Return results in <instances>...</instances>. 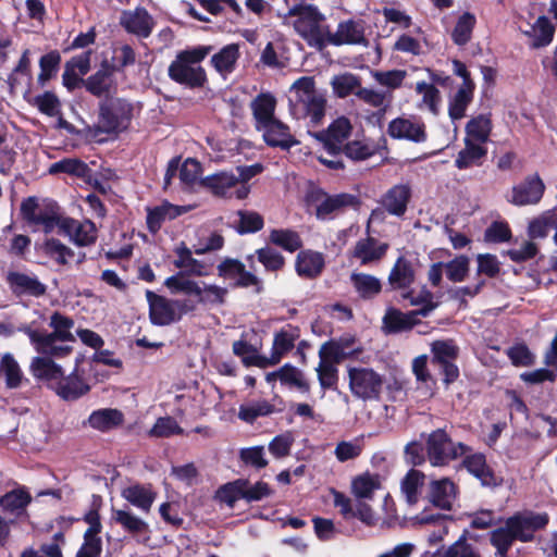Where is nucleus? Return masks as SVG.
Here are the masks:
<instances>
[{
  "label": "nucleus",
  "instance_id": "nucleus-50",
  "mask_svg": "<svg viewBox=\"0 0 557 557\" xmlns=\"http://www.w3.org/2000/svg\"><path fill=\"white\" fill-rule=\"evenodd\" d=\"M433 354L432 362L440 364L444 362L455 361L459 354V348L453 339L435 341L431 344Z\"/></svg>",
  "mask_w": 557,
  "mask_h": 557
},
{
  "label": "nucleus",
  "instance_id": "nucleus-29",
  "mask_svg": "<svg viewBox=\"0 0 557 557\" xmlns=\"http://www.w3.org/2000/svg\"><path fill=\"white\" fill-rule=\"evenodd\" d=\"M186 212L184 208L164 202L152 209H147V226L151 233H157L162 223L166 220H173Z\"/></svg>",
  "mask_w": 557,
  "mask_h": 557
},
{
  "label": "nucleus",
  "instance_id": "nucleus-44",
  "mask_svg": "<svg viewBox=\"0 0 557 557\" xmlns=\"http://www.w3.org/2000/svg\"><path fill=\"white\" fill-rule=\"evenodd\" d=\"M61 60V54L58 50H51L41 55L39 59L40 72L37 77V83L40 87H45L47 82L55 77Z\"/></svg>",
  "mask_w": 557,
  "mask_h": 557
},
{
  "label": "nucleus",
  "instance_id": "nucleus-26",
  "mask_svg": "<svg viewBox=\"0 0 557 557\" xmlns=\"http://www.w3.org/2000/svg\"><path fill=\"white\" fill-rule=\"evenodd\" d=\"M419 322L417 313L401 312L398 309L391 308L383 318L384 329L388 333H399L412 329Z\"/></svg>",
  "mask_w": 557,
  "mask_h": 557
},
{
  "label": "nucleus",
  "instance_id": "nucleus-57",
  "mask_svg": "<svg viewBox=\"0 0 557 557\" xmlns=\"http://www.w3.org/2000/svg\"><path fill=\"white\" fill-rule=\"evenodd\" d=\"M256 129L263 133V139H296L290 134L289 126L275 116Z\"/></svg>",
  "mask_w": 557,
  "mask_h": 557
},
{
  "label": "nucleus",
  "instance_id": "nucleus-35",
  "mask_svg": "<svg viewBox=\"0 0 557 557\" xmlns=\"http://www.w3.org/2000/svg\"><path fill=\"white\" fill-rule=\"evenodd\" d=\"M8 282L15 294H28L40 296L45 294L46 287L36 277L23 273H9Z\"/></svg>",
  "mask_w": 557,
  "mask_h": 557
},
{
  "label": "nucleus",
  "instance_id": "nucleus-54",
  "mask_svg": "<svg viewBox=\"0 0 557 557\" xmlns=\"http://www.w3.org/2000/svg\"><path fill=\"white\" fill-rule=\"evenodd\" d=\"M177 259L174 265L180 269H185L187 274L203 276L207 275L206 267L202 262L191 257V251L187 247L177 249Z\"/></svg>",
  "mask_w": 557,
  "mask_h": 557
},
{
  "label": "nucleus",
  "instance_id": "nucleus-47",
  "mask_svg": "<svg viewBox=\"0 0 557 557\" xmlns=\"http://www.w3.org/2000/svg\"><path fill=\"white\" fill-rule=\"evenodd\" d=\"M50 173H69L77 177L90 181V169L78 159L69 158L51 164Z\"/></svg>",
  "mask_w": 557,
  "mask_h": 557
},
{
  "label": "nucleus",
  "instance_id": "nucleus-55",
  "mask_svg": "<svg viewBox=\"0 0 557 557\" xmlns=\"http://www.w3.org/2000/svg\"><path fill=\"white\" fill-rule=\"evenodd\" d=\"M444 264L446 277L453 283L463 282L470 271V259L465 255L457 256Z\"/></svg>",
  "mask_w": 557,
  "mask_h": 557
},
{
  "label": "nucleus",
  "instance_id": "nucleus-60",
  "mask_svg": "<svg viewBox=\"0 0 557 557\" xmlns=\"http://www.w3.org/2000/svg\"><path fill=\"white\" fill-rule=\"evenodd\" d=\"M474 90L458 89L448 106V113L451 120H460L465 116L468 106L473 99Z\"/></svg>",
  "mask_w": 557,
  "mask_h": 557
},
{
  "label": "nucleus",
  "instance_id": "nucleus-64",
  "mask_svg": "<svg viewBox=\"0 0 557 557\" xmlns=\"http://www.w3.org/2000/svg\"><path fill=\"white\" fill-rule=\"evenodd\" d=\"M470 139H488L492 131L491 119L484 114L472 117L466 126Z\"/></svg>",
  "mask_w": 557,
  "mask_h": 557
},
{
  "label": "nucleus",
  "instance_id": "nucleus-5",
  "mask_svg": "<svg viewBox=\"0 0 557 557\" xmlns=\"http://www.w3.org/2000/svg\"><path fill=\"white\" fill-rule=\"evenodd\" d=\"M290 91L295 98H289L290 111L295 115L300 110L302 116H309L313 126L321 123L325 115L326 99L317 91L315 81L312 76H301L296 79Z\"/></svg>",
  "mask_w": 557,
  "mask_h": 557
},
{
  "label": "nucleus",
  "instance_id": "nucleus-11",
  "mask_svg": "<svg viewBox=\"0 0 557 557\" xmlns=\"http://www.w3.org/2000/svg\"><path fill=\"white\" fill-rule=\"evenodd\" d=\"M146 297L149 304V317L153 324L169 325L181 318L176 312V308L180 307L178 301L166 299L151 290L146 292Z\"/></svg>",
  "mask_w": 557,
  "mask_h": 557
},
{
  "label": "nucleus",
  "instance_id": "nucleus-59",
  "mask_svg": "<svg viewBox=\"0 0 557 557\" xmlns=\"http://www.w3.org/2000/svg\"><path fill=\"white\" fill-rule=\"evenodd\" d=\"M278 374L283 384L294 386L302 393H309L310 385L299 369L289 364H285L278 370Z\"/></svg>",
  "mask_w": 557,
  "mask_h": 557
},
{
  "label": "nucleus",
  "instance_id": "nucleus-22",
  "mask_svg": "<svg viewBox=\"0 0 557 557\" xmlns=\"http://www.w3.org/2000/svg\"><path fill=\"white\" fill-rule=\"evenodd\" d=\"M456 498V486L449 479L432 481L430 484V502L440 509L449 510Z\"/></svg>",
  "mask_w": 557,
  "mask_h": 557
},
{
  "label": "nucleus",
  "instance_id": "nucleus-58",
  "mask_svg": "<svg viewBox=\"0 0 557 557\" xmlns=\"http://www.w3.org/2000/svg\"><path fill=\"white\" fill-rule=\"evenodd\" d=\"M270 240L289 252L298 250L302 244L298 233L292 230H273Z\"/></svg>",
  "mask_w": 557,
  "mask_h": 557
},
{
  "label": "nucleus",
  "instance_id": "nucleus-63",
  "mask_svg": "<svg viewBox=\"0 0 557 557\" xmlns=\"http://www.w3.org/2000/svg\"><path fill=\"white\" fill-rule=\"evenodd\" d=\"M30 502V496L23 490H14L0 498V505L4 510L20 512Z\"/></svg>",
  "mask_w": 557,
  "mask_h": 557
},
{
  "label": "nucleus",
  "instance_id": "nucleus-6",
  "mask_svg": "<svg viewBox=\"0 0 557 557\" xmlns=\"http://www.w3.org/2000/svg\"><path fill=\"white\" fill-rule=\"evenodd\" d=\"M21 212L29 224L41 227L46 233L52 232L55 227L62 231L65 218L61 216L55 205L41 207L35 198L29 197L22 202Z\"/></svg>",
  "mask_w": 557,
  "mask_h": 557
},
{
  "label": "nucleus",
  "instance_id": "nucleus-2",
  "mask_svg": "<svg viewBox=\"0 0 557 557\" xmlns=\"http://www.w3.org/2000/svg\"><path fill=\"white\" fill-rule=\"evenodd\" d=\"M548 522L546 513H519L507 519L503 527L492 531L491 543L496 547V554L506 557L512 543L518 540L529 542L536 530L544 528Z\"/></svg>",
  "mask_w": 557,
  "mask_h": 557
},
{
  "label": "nucleus",
  "instance_id": "nucleus-9",
  "mask_svg": "<svg viewBox=\"0 0 557 557\" xmlns=\"http://www.w3.org/2000/svg\"><path fill=\"white\" fill-rule=\"evenodd\" d=\"M310 199L315 207L317 218L322 220L358 205V199L355 195L348 193L329 195L322 189L313 190Z\"/></svg>",
  "mask_w": 557,
  "mask_h": 557
},
{
  "label": "nucleus",
  "instance_id": "nucleus-28",
  "mask_svg": "<svg viewBox=\"0 0 557 557\" xmlns=\"http://www.w3.org/2000/svg\"><path fill=\"white\" fill-rule=\"evenodd\" d=\"M467 470L478 478L485 486H495L498 484V478L486 465L485 457L482 454L467 456L463 460Z\"/></svg>",
  "mask_w": 557,
  "mask_h": 557
},
{
  "label": "nucleus",
  "instance_id": "nucleus-21",
  "mask_svg": "<svg viewBox=\"0 0 557 557\" xmlns=\"http://www.w3.org/2000/svg\"><path fill=\"white\" fill-rule=\"evenodd\" d=\"M18 331L28 335L36 351L41 355L61 358L69 355L72 350L69 345L58 344L59 341H49V343H46V341H44V333L33 330L29 326L20 327Z\"/></svg>",
  "mask_w": 557,
  "mask_h": 557
},
{
  "label": "nucleus",
  "instance_id": "nucleus-7",
  "mask_svg": "<svg viewBox=\"0 0 557 557\" xmlns=\"http://www.w3.org/2000/svg\"><path fill=\"white\" fill-rule=\"evenodd\" d=\"M348 377L354 396L363 400L379 398L384 384L380 373L369 368H349Z\"/></svg>",
  "mask_w": 557,
  "mask_h": 557
},
{
  "label": "nucleus",
  "instance_id": "nucleus-45",
  "mask_svg": "<svg viewBox=\"0 0 557 557\" xmlns=\"http://www.w3.org/2000/svg\"><path fill=\"white\" fill-rule=\"evenodd\" d=\"M89 391L86 384L77 375H71L59 383L58 394L65 400H74Z\"/></svg>",
  "mask_w": 557,
  "mask_h": 557
},
{
  "label": "nucleus",
  "instance_id": "nucleus-51",
  "mask_svg": "<svg viewBox=\"0 0 557 557\" xmlns=\"http://www.w3.org/2000/svg\"><path fill=\"white\" fill-rule=\"evenodd\" d=\"M164 285L173 294L183 293L186 295L194 296L201 294V286H199L197 282L186 277V275L183 272H180L175 275L168 277L164 282Z\"/></svg>",
  "mask_w": 557,
  "mask_h": 557
},
{
  "label": "nucleus",
  "instance_id": "nucleus-37",
  "mask_svg": "<svg viewBox=\"0 0 557 557\" xmlns=\"http://www.w3.org/2000/svg\"><path fill=\"white\" fill-rule=\"evenodd\" d=\"M123 422V413L117 409L106 408L94 411L89 418L88 423L91 428L99 431H108Z\"/></svg>",
  "mask_w": 557,
  "mask_h": 557
},
{
  "label": "nucleus",
  "instance_id": "nucleus-36",
  "mask_svg": "<svg viewBox=\"0 0 557 557\" xmlns=\"http://www.w3.org/2000/svg\"><path fill=\"white\" fill-rule=\"evenodd\" d=\"M401 298L409 302L410 306H421L420 309L412 310V313H417V317H426L433 311L437 304L433 300V294L425 287L421 288L418 293L408 288L401 293Z\"/></svg>",
  "mask_w": 557,
  "mask_h": 557
},
{
  "label": "nucleus",
  "instance_id": "nucleus-12",
  "mask_svg": "<svg viewBox=\"0 0 557 557\" xmlns=\"http://www.w3.org/2000/svg\"><path fill=\"white\" fill-rule=\"evenodd\" d=\"M120 24L127 33L140 38L149 37L154 27L152 16L144 7H137L135 10L123 11Z\"/></svg>",
  "mask_w": 557,
  "mask_h": 557
},
{
  "label": "nucleus",
  "instance_id": "nucleus-14",
  "mask_svg": "<svg viewBox=\"0 0 557 557\" xmlns=\"http://www.w3.org/2000/svg\"><path fill=\"white\" fill-rule=\"evenodd\" d=\"M113 74L114 69L109 67L108 60H103L100 69L84 81L86 91L100 100L111 97L110 94L114 89Z\"/></svg>",
  "mask_w": 557,
  "mask_h": 557
},
{
  "label": "nucleus",
  "instance_id": "nucleus-40",
  "mask_svg": "<svg viewBox=\"0 0 557 557\" xmlns=\"http://www.w3.org/2000/svg\"><path fill=\"white\" fill-rule=\"evenodd\" d=\"M29 369L33 375L37 379L59 380L63 376L61 367L58 366L51 358L46 356L34 357L32 359Z\"/></svg>",
  "mask_w": 557,
  "mask_h": 557
},
{
  "label": "nucleus",
  "instance_id": "nucleus-19",
  "mask_svg": "<svg viewBox=\"0 0 557 557\" xmlns=\"http://www.w3.org/2000/svg\"><path fill=\"white\" fill-rule=\"evenodd\" d=\"M388 285L394 290H405L416 281V270L410 260L399 257L388 274Z\"/></svg>",
  "mask_w": 557,
  "mask_h": 557
},
{
  "label": "nucleus",
  "instance_id": "nucleus-4",
  "mask_svg": "<svg viewBox=\"0 0 557 557\" xmlns=\"http://www.w3.org/2000/svg\"><path fill=\"white\" fill-rule=\"evenodd\" d=\"M134 116V106L121 97H107L99 101L96 134L119 136L128 129Z\"/></svg>",
  "mask_w": 557,
  "mask_h": 557
},
{
  "label": "nucleus",
  "instance_id": "nucleus-53",
  "mask_svg": "<svg viewBox=\"0 0 557 557\" xmlns=\"http://www.w3.org/2000/svg\"><path fill=\"white\" fill-rule=\"evenodd\" d=\"M424 474L418 470H410L401 482V491L409 504L418 502L420 490L424 484Z\"/></svg>",
  "mask_w": 557,
  "mask_h": 557
},
{
  "label": "nucleus",
  "instance_id": "nucleus-39",
  "mask_svg": "<svg viewBox=\"0 0 557 557\" xmlns=\"http://www.w3.org/2000/svg\"><path fill=\"white\" fill-rule=\"evenodd\" d=\"M273 412L274 406L261 399L242 404L238 408L237 417L246 423H253L258 418L269 416Z\"/></svg>",
  "mask_w": 557,
  "mask_h": 557
},
{
  "label": "nucleus",
  "instance_id": "nucleus-52",
  "mask_svg": "<svg viewBox=\"0 0 557 557\" xmlns=\"http://www.w3.org/2000/svg\"><path fill=\"white\" fill-rule=\"evenodd\" d=\"M557 223V212L549 210L544 212L541 216L533 220L529 224L528 234L530 238H544L548 234V230L554 227Z\"/></svg>",
  "mask_w": 557,
  "mask_h": 557
},
{
  "label": "nucleus",
  "instance_id": "nucleus-1",
  "mask_svg": "<svg viewBox=\"0 0 557 557\" xmlns=\"http://www.w3.org/2000/svg\"><path fill=\"white\" fill-rule=\"evenodd\" d=\"M212 50V46H196L178 51L169 65L168 76L174 83L189 89L205 88L208 76L200 63Z\"/></svg>",
  "mask_w": 557,
  "mask_h": 557
},
{
  "label": "nucleus",
  "instance_id": "nucleus-61",
  "mask_svg": "<svg viewBox=\"0 0 557 557\" xmlns=\"http://www.w3.org/2000/svg\"><path fill=\"white\" fill-rule=\"evenodd\" d=\"M113 519L132 533H141L148 528V524L143 519L126 509H113Z\"/></svg>",
  "mask_w": 557,
  "mask_h": 557
},
{
  "label": "nucleus",
  "instance_id": "nucleus-56",
  "mask_svg": "<svg viewBox=\"0 0 557 557\" xmlns=\"http://www.w3.org/2000/svg\"><path fill=\"white\" fill-rule=\"evenodd\" d=\"M467 145L462 149L456 160L458 169H466L473 164H479V161L485 156L486 149L478 141H466Z\"/></svg>",
  "mask_w": 557,
  "mask_h": 557
},
{
  "label": "nucleus",
  "instance_id": "nucleus-46",
  "mask_svg": "<svg viewBox=\"0 0 557 557\" xmlns=\"http://www.w3.org/2000/svg\"><path fill=\"white\" fill-rule=\"evenodd\" d=\"M351 486L357 498L369 499L381 487V481L376 474L363 473L354 479Z\"/></svg>",
  "mask_w": 557,
  "mask_h": 557
},
{
  "label": "nucleus",
  "instance_id": "nucleus-41",
  "mask_svg": "<svg viewBox=\"0 0 557 557\" xmlns=\"http://www.w3.org/2000/svg\"><path fill=\"white\" fill-rule=\"evenodd\" d=\"M352 132L350 120L344 115L335 119L326 129L310 133L314 139H348Z\"/></svg>",
  "mask_w": 557,
  "mask_h": 557
},
{
  "label": "nucleus",
  "instance_id": "nucleus-16",
  "mask_svg": "<svg viewBox=\"0 0 557 557\" xmlns=\"http://www.w3.org/2000/svg\"><path fill=\"white\" fill-rule=\"evenodd\" d=\"M366 42L363 26L354 20L341 22L334 34L329 29L326 37V46L362 45Z\"/></svg>",
  "mask_w": 557,
  "mask_h": 557
},
{
  "label": "nucleus",
  "instance_id": "nucleus-30",
  "mask_svg": "<svg viewBox=\"0 0 557 557\" xmlns=\"http://www.w3.org/2000/svg\"><path fill=\"white\" fill-rule=\"evenodd\" d=\"M410 199V188L408 185H395L383 198L384 208L394 215H403L406 212Z\"/></svg>",
  "mask_w": 557,
  "mask_h": 557
},
{
  "label": "nucleus",
  "instance_id": "nucleus-25",
  "mask_svg": "<svg viewBox=\"0 0 557 557\" xmlns=\"http://www.w3.org/2000/svg\"><path fill=\"white\" fill-rule=\"evenodd\" d=\"M252 116L255 120V127L275 116L276 98L271 92H260L250 103Z\"/></svg>",
  "mask_w": 557,
  "mask_h": 557
},
{
  "label": "nucleus",
  "instance_id": "nucleus-17",
  "mask_svg": "<svg viewBox=\"0 0 557 557\" xmlns=\"http://www.w3.org/2000/svg\"><path fill=\"white\" fill-rule=\"evenodd\" d=\"M200 185L214 196L223 198L235 197V190L239 186L236 174L225 171L206 176L200 181Z\"/></svg>",
  "mask_w": 557,
  "mask_h": 557
},
{
  "label": "nucleus",
  "instance_id": "nucleus-43",
  "mask_svg": "<svg viewBox=\"0 0 557 557\" xmlns=\"http://www.w3.org/2000/svg\"><path fill=\"white\" fill-rule=\"evenodd\" d=\"M381 148V145L376 141H371L370 144L366 141H344L342 144L343 153L355 161L368 159L380 152Z\"/></svg>",
  "mask_w": 557,
  "mask_h": 557
},
{
  "label": "nucleus",
  "instance_id": "nucleus-24",
  "mask_svg": "<svg viewBox=\"0 0 557 557\" xmlns=\"http://www.w3.org/2000/svg\"><path fill=\"white\" fill-rule=\"evenodd\" d=\"M354 290L362 299H372L382 290L380 278L374 275L354 271L349 277Z\"/></svg>",
  "mask_w": 557,
  "mask_h": 557
},
{
  "label": "nucleus",
  "instance_id": "nucleus-38",
  "mask_svg": "<svg viewBox=\"0 0 557 557\" xmlns=\"http://www.w3.org/2000/svg\"><path fill=\"white\" fill-rule=\"evenodd\" d=\"M475 24L476 18L474 14L470 12L462 13L451 30L450 37L453 42L459 47L466 46L472 38Z\"/></svg>",
  "mask_w": 557,
  "mask_h": 557
},
{
  "label": "nucleus",
  "instance_id": "nucleus-15",
  "mask_svg": "<svg viewBox=\"0 0 557 557\" xmlns=\"http://www.w3.org/2000/svg\"><path fill=\"white\" fill-rule=\"evenodd\" d=\"M545 185L537 175L527 177L511 190L509 201L516 206L537 203L543 197Z\"/></svg>",
  "mask_w": 557,
  "mask_h": 557
},
{
  "label": "nucleus",
  "instance_id": "nucleus-48",
  "mask_svg": "<svg viewBox=\"0 0 557 557\" xmlns=\"http://www.w3.org/2000/svg\"><path fill=\"white\" fill-rule=\"evenodd\" d=\"M236 171L239 186L235 190V198L242 200L247 198L250 193L248 182L256 175L260 174L263 171V166L260 163H256L252 165L237 166Z\"/></svg>",
  "mask_w": 557,
  "mask_h": 557
},
{
  "label": "nucleus",
  "instance_id": "nucleus-20",
  "mask_svg": "<svg viewBox=\"0 0 557 557\" xmlns=\"http://www.w3.org/2000/svg\"><path fill=\"white\" fill-rule=\"evenodd\" d=\"M387 248V244H381L373 237H366L356 243L352 256L362 265H367L380 261L386 253Z\"/></svg>",
  "mask_w": 557,
  "mask_h": 557
},
{
  "label": "nucleus",
  "instance_id": "nucleus-8",
  "mask_svg": "<svg viewBox=\"0 0 557 557\" xmlns=\"http://www.w3.org/2000/svg\"><path fill=\"white\" fill-rule=\"evenodd\" d=\"M426 447L429 460L435 467L444 466L449 460L456 459L467 451V447L463 444L453 443L442 429L429 435Z\"/></svg>",
  "mask_w": 557,
  "mask_h": 557
},
{
  "label": "nucleus",
  "instance_id": "nucleus-62",
  "mask_svg": "<svg viewBox=\"0 0 557 557\" xmlns=\"http://www.w3.org/2000/svg\"><path fill=\"white\" fill-rule=\"evenodd\" d=\"M437 557H482L479 548L468 543L465 536L460 537L454 544L440 550Z\"/></svg>",
  "mask_w": 557,
  "mask_h": 557
},
{
  "label": "nucleus",
  "instance_id": "nucleus-23",
  "mask_svg": "<svg viewBox=\"0 0 557 557\" xmlns=\"http://www.w3.org/2000/svg\"><path fill=\"white\" fill-rule=\"evenodd\" d=\"M298 337L299 330L290 325L277 332L274 335L269 364L274 366L278 363L282 357L294 348L295 342L298 339Z\"/></svg>",
  "mask_w": 557,
  "mask_h": 557
},
{
  "label": "nucleus",
  "instance_id": "nucleus-33",
  "mask_svg": "<svg viewBox=\"0 0 557 557\" xmlns=\"http://www.w3.org/2000/svg\"><path fill=\"white\" fill-rule=\"evenodd\" d=\"M122 497L141 511L149 512L156 499V493L147 486L135 484L125 487L122 491Z\"/></svg>",
  "mask_w": 557,
  "mask_h": 557
},
{
  "label": "nucleus",
  "instance_id": "nucleus-10",
  "mask_svg": "<svg viewBox=\"0 0 557 557\" xmlns=\"http://www.w3.org/2000/svg\"><path fill=\"white\" fill-rule=\"evenodd\" d=\"M91 53V50H87L65 62L62 84L67 91L72 92L81 86L84 87L86 78H83V76L90 71Z\"/></svg>",
  "mask_w": 557,
  "mask_h": 557
},
{
  "label": "nucleus",
  "instance_id": "nucleus-27",
  "mask_svg": "<svg viewBox=\"0 0 557 557\" xmlns=\"http://www.w3.org/2000/svg\"><path fill=\"white\" fill-rule=\"evenodd\" d=\"M412 372L416 376L418 391L422 398H430L433 396L435 380L428 369V356L420 355L412 360Z\"/></svg>",
  "mask_w": 557,
  "mask_h": 557
},
{
  "label": "nucleus",
  "instance_id": "nucleus-49",
  "mask_svg": "<svg viewBox=\"0 0 557 557\" xmlns=\"http://www.w3.org/2000/svg\"><path fill=\"white\" fill-rule=\"evenodd\" d=\"M332 87L338 98H346L352 94L356 96L357 89L361 88V79L355 74L345 73L333 78Z\"/></svg>",
  "mask_w": 557,
  "mask_h": 557
},
{
  "label": "nucleus",
  "instance_id": "nucleus-34",
  "mask_svg": "<svg viewBox=\"0 0 557 557\" xmlns=\"http://www.w3.org/2000/svg\"><path fill=\"white\" fill-rule=\"evenodd\" d=\"M239 57L238 44H230L212 55L211 64L218 73L230 74L235 70Z\"/></svg>",
  "mask_w": 557,
  "mask_h": 557
},
{
  "label": "nucleus",
  "instance_id": "nucleus-42",
  "mask_svg": "<svg viewBox=\"0 0 557 557\" xmlns=\"http://www.w3.org/2000/svg\"><path fill=\"white\" fill-rule=\"evenodd\" d=\"M0 370L4 374L8 388H18L22 385L24 374L17 360L11 352H5L1 356Z\"/></svg>",
  "mask_w": 557,
  "mask_h": 557
},
{
  "label": "nucleus",
  "instance_id": "nucleus-3",
  "mask_svg": "<svg viewBox=\"0 0 557 557\" xmlns=\"http://www.w3.org/2000/svg\"><path fill=\"white\" fill-rule=\"evenodd\" d=\"M285 16L296 17L294 29L309 47L319 51L326 47L329 25L324 23L325 16L318 7L301 1L292 5Z\"/></svg>",
  "mask_w": 557,
  "mask_h": 557
},
{
  "label": "nucleus",
  "instance_id": "nucleus-32",
  "mask_svg": "<svg viewBox=\"0 0 557 557\" xmlns=\"http://www.w3.org/2000/svg\"><path fill=\"white\" fill-rule=\"evenodd\" d=\"M49 325L53 329L51 333H44V341H60L61 343L74 342V335L71 330L74 326V321L59 312H54L50 318Z\"/></svg>",
  "mask_w": 557,
  "mask_h": 557
},
{
  "label": "nucleus",
  "instance_id": "nucleus-31",
  "mask_svg": "<svg viewBox=\"0 0 557 557\" xmlns=\"http://www.w3.org/2000/svg\"><path fill=\"white\" fill-rule=\"evenodd\" d=\"M324 268V258L320 252L307 250L297 256L296 270L300 276L307 278L317 277Z\"/></svg>",
  "mask_w": 557,
  "mask_h": 557
},
{
  "label": "nucleus",
  "instance_id": "nucleus-13",
  "mask_svg": "<svg viewBox=\"0 0 557 557\" xmlns=\"http://www.w3.org/2000/svg\"><path fill=\"white\" fill-rule=\"evenodd\" d=\"M387 134L393 139H424L425 124L420 116H399L392 120Z\"/></svg>",
  "mask_w": 557,
  "mask_h": 557
},
{
  "label": "nucleus",
  "instance_id": "nucleus-18",
  "mask_svg": "<svg viewBox=\"0 0 557 557\" xmlns=\"http://www.w3.org/2000/svg\"><path fill=\"white\" fill-rule=\"evenodd\" d=\"M62 232L69 235L78 246H88L95 243L97 238L96 226L89 220L79 222L71 218H65L62 222Z\"/></svg>",
  "mask_w": 557,
  "mask_h": 557
}]
</instances>
